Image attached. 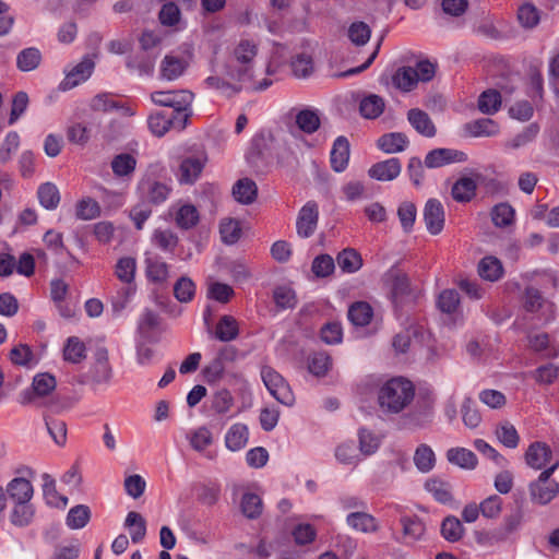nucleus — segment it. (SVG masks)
<instances>
[{
	"label": "nucleus",
	"instance_id": "obj_31",
	"mask_svg": "<svg viewBox=\"0 0 559 559\" xmlns=\"http://www.w3.org/2000/svg\"><path fill=\"white\" fill-rule=\"evenodd\" d=\"M347 317L353 325L366 326L373 317V310L368 302L356 301L349 307Z\"/></svg>",
	"mask_w": 559,
	"mask_h": 559
},
{
	"label": "nucleus",
	"instance_id": "obj_13",
	"mask_svg": "<svg viewBox=\"0 0 559 559\" xmlns=\"http://www.w3.org/2000/svg\"><path fill=\"white\" fill-rule=\"evenodd\" d=\"M467 159V155L453 148H435L425 156V166L428 168H439L445 165L462 163Z\"/></svg>",
	"mask_w": 559,
	"mask_h": 559
},
{
	"label": "nucleus",
	"instance_id": "obj_41",
	"mask_svg": "<svg viewBox=\"0 0 559 559\" xmlns=\"http://www.w3.org/2000/svg\"><path fill=\"white\" fill-rule=\"evenodd\" d=\"M176 120H178V118H176L175 115L168 116L162 111H157L148 117L147 123L153 134L163 136L168 132L171 126L175 124Z\"/></svg>",
	"mask_w": 559,
	"mask_h": 559
},
{
	"label": "nucleus",
	"instance_id": "obj_11",
	"mask_svg": "<svg viewBox=\"0 0 559 559\" xmlns=\"http://www.w3.org/2000/svg\"><path fill=\"white\" fill-rule=\"evenodd\" d=\"M319 206L314 201H308L300 210L296 219V231L300 238L311 237L318 226Z\"/></svg>",
	"mask_w": 559,
	"mask_h": 559
},
{
	"label": "nucleus",
	"instance_id": "obj_26",
	"mask_svg": "<svg viewBox=\"0 0 559 559\" xmlns=\"http://www.w3.org/2000/svg\"><path fill=\"white\" fill-rule=\"evenodd\" d=\"M233 195L239 203L251 204L257 199L258 187L252 179L241 178L234 185Z\"/></svg>",
	"mask_w": 559,
	"mask_h": 559
},
{
	"label": "nucleus",
	"instance_id": "obj_33",
	"mask_svg": "<svg viewBox=\"0 0 559 559\" xmlns=\"http://www.w3.org/2000/svg\"><path fill=\"white\" fill-rule=\"evenodd\" d=\"M136 260L132 257L120 258L115 265L116 277L124 285L135 286Z\"/></svg>",
	"mask_w": 559,
	"mask_h": 559
},
{
	"label": "nucleus",
	"instance_id": "obj_42",
	"mask_svg": "<svg viewBox=\"0 0 559 559\" xmlns=\"http://www.w3.org/2000/svg\"><path fill=\"white\" fill-rule=\"evenodd\" d=\"M477 183L473 178H460L452 187V197L457 202L469 201L476 192Z\"/></svg>",
	"mask_w": 559,
	"mask_h": 559
},
{
	"label": "nucleus",
	"instance_id": "obj_19",
	"mask_svg": "<svg viewBox=\"0 0 559 559\" xmlns=\"http://www.w3.org/2000/svg\"><path fill=\"white\" fill-rule=\"evenodd\" d=\"M349 152L348 140L343 135L336 138L330 153L331 167L334 171L342 173L346 169L349 160Z\"/></svg>",
	"mask_w": 559,
	"mask_h": 559
},
{
	"label": "nucleus",
	"instance_id": "obj_46",
	"mask_svg": "<svg viewBox=\"0 0 559 559\" xmlns=\"http://www.w3.org/2000/svg\"><path fill=\"white\" fill-rule=\"evenodd\" d=\"M425 489L440 503H448L452 500L450 485L440 478H430L425 483Z\"/></svg>",
	"mask_w": 559,
	"mask_h": 559
},
{
	"label": "nucleus",
	"instance_id": "obj_63",
	"mask_svg": "<svg viewBox=\"0 0 559 559\" xmlns=\"http://www.w3.org/2000/svg\"><path fill=\"white\" fill-rule=\"evenodd\" d=\"M46 428L58 445H63L67 440V425L63 420L56 419L48 414L44 415Z\"/></svg>",
	"mask_w": 559,
	"mask_h": 559
},
{
	"label": "nucleus",
	"instance_id": "obj_21",
	"mask_svg": "<svg viewBox=\"0 0 559 559\" xmlns=\"http://www.w3.org/2000/svg\"><path fill=\"white\" fill-rule=\"evenodd\" d=\"M346 523L353 530L361 533H374L379 528L376 518L365 511H353L348 513Z\"/></svg>",
	"mask_w": 559,
	"mask_h": 559
},
{
	"label": "nucleus",
	"instance_id": "obj_58",
	"mask_svg": "<svg viewBox=\"0 0 559 559\" xmlns=\"http://www.w3.org/2000/svg\"><path fill=\"white\" fill-rule=\"evenodd\" d=\"M296 124L302 132L311 134L320 127L319 115L311 109L300 110L296 115Z\"/></svg>",
	"mask_w": 559,
	"mask_h": 559
},
{
	"label": "nucleus",
	"instance_id": "obj_3",
	"mask_svg": "<svg viewBox=\"0 0 559 559\" xmlns=\"http://www.w3.org/2000/svg\"><path fill=\"white\" fill-rule=\"evenodd\" d=\"M151 99L158 106L173 108L171 115L178 118L180 128L186 127L193 100V94L190 91H156L151 94Z\"/></svg>",
	"mask_w": 559,
	"mask_h": 559
},
{
	"label": "nucleus",
	"instance_id": "obj_64",
	"mask_svg": "<svg viewBox=\"0 0 559 559\" xmlns=\"http://www.w3.org/2000/svg\"><path fill=\"white\" fill-rule=\"evenodd\" d=\"M75 215L79 219L91 221L100 215V207L97 201L92 198H84L76 203Z\"/></svg>",
	"mask_w": 559,
	"mask_h": 559
},
{
	"label": "nucleus",
	"instance_id": "obj_18",
	"mask_svg": "<svg viewBox=\"0 0 559 559\" xmlns=\"http://www.w3.org/2000/svg\"><path fill=\"white\" fill-rule=\"evenodd\" d=\"M552 457V451L545 442H533L525 452L526 464L534 469H543Z\"/></svg>",
	"mask_w": 559,
	"mask_h": 559
},
{
	"label": "nucleus",
	"instance_id": "obj_27",
	"mask_svg": "<svg viewBox=\"0 0 559 559\" xmlns=\"http://www.w3.org/2000/svg\"><path fill=\"white\" fill-rule=\"evenodd\" d=\"M249 438V430L245 424H234L225 435V444L230 451H239L246 447Z\"/></svg>",
	"mask_w": 559,
	"mask_h": 559
},
{
	"label": "nucleus",
	"instance_id": "obj_49",
	"mask_svg": "<svg viewBox=\"0 0 559 559\" xmlns=\"http://www.w3.org/2000/svg\"><path fill=\"white\" fill-rule=\"evenodd\" d=\"M391 295L396 311H399V308H402L409 297V281L407 276L400 275L394 278Z\"/></svg>",
	"mask_w": 559,
	"mask_h": 559
},
{
	"label": "nucleus",
	"instance_id": "obj_28",
	"mask_svg": "<svg viewBox=\"0 0 559 559\" xmlns=\"http://www.w3.org/2000/svg\"><path fill=\"white\" fill-rule=\"evenodd\" d=\"M449 463L463 469H474L478 463L474 452L466 448H451L447 451Z\"/></svg>",
	"mask_w": 559,
	"mask_h": 559
},
{
	"label": "nucleus",
	"instance_id": "obj_38",
	"mask_svg": "<svg viewBox=\"0 0 559 559\" xmlns=\"http://www.w3.org/2000/svg\"><path fill=\"white\" fill-rule=\"evenodd\" d=\"M384 107V99L376 94L364 97L359 104L360 114L367 119L378 118L383 112Z\"/></svg>",
	"mask_w": 559,
	"mask_h": 559
},
{
	"label": "nucleus",
	"instance_id": "obj_35",
	"mask_svg": "<svg viewBox=\"0 0 559 559\" xmlns=\"http://www.w3.org/2000/svg\"><path fill=\"white\" fill-rule=\"evenodd\" d=\"M43 493L46 502L56 508H66L68 498L58 493L56 489V480L47 473L43 474Z\"/></svg>",
	"mask_w": 559,
	"mask_h": 559
},
{
	"label": "nucleus",
	"instance_id": "obj_29",
	"mask_svg": "<svg viewBox=\"0 0 559 559\" xmlns=\"http://www.w3.org/2000/svg\"><path fill=\"white\" fill-rule=\"evenodd\" d=\"M110 166L116 177L130 179L136 168V158L129 153H121L112 158Z\"/></svg>",
	"mask_w": 559,
	"mask_h": 559
},
{
	"label": "nucleus",
	"instance_id": "obj_30",
	"mask_svg": "<svg viewBox=\"0 0 559 559\" xmlns=\"http://www.w3.org/2000/svg\"><path fill=\"white\" fill-rule=\"evenodd\" d=\"M123 526L129 530L133 544H140L146 535V521L135 511H130L124 520Z\"/></svg>",
	"mask_w": 559,
	"mask_h": 559
},
{
	"label": "nucleus",
	"instance_id": "obj_8",
	"mask_svg": "<svg viewBox=\"0 0 559 559\" xmlns=\"http://www.w3.org/2000/svg\"><path fill=\"white\" fill-rule=\"evenodd\" d=\"M191 55L187 52L167 53L159 64V78L165 81H176L185 74L190 66Z\"/></svg>",
	"mask_w": 559,
	"mask_h": 559
},
{
	"label": "nucleus",
	"instance_id": "obj_52",
	"mask_svg": "<svg viewBox=\"0 0 559 559\" xmlns=\"http://www.w3.org/2000/svg\"><path fill=\"white\" fill-rule=\"evenodd\" d=\"M176 224L182 229H190L199 222V212L192 204L181 205L175 216Z\"/></svg>",
	"mask_w": 559,
	"mask_h": 559
},
{
	"label": "nucleus",
	"instance_id": "obj_36",
	"mask_svg": "<svg viewBox=\"0 0 559 559\" xmlns=\"http://www.w3.org/2000/svg\"><path fill=\"white\" fill-rule=\"evenodd\" d=\"M37 198L39 204L48 211L57 209L61 199L59 189L52 182L41 183L37 190Z\"/></svg>",
	"mask_w": 559,
	"mask_h": 559
},
{
	"label": "nucleus",
	"instance_id": "obj_54",
	"mask_svg": "<svg viewBox=\"0 0 559 559\" xmlns=\"http://www.w3.org/2000/svg\"><path fill=\"white\" fill-rule=\"evenodd\" d=\"M205 84L209 87L219 91L223 95L231 97L241 92L243 83L237 81L230 83L223 78L211 75L205 79Z\"/></svg>",
	"mask_w": 559,
	"mask_h": 559
},
{
	"label": "nucleus",
	"instance_id": "obj_53",
	"mask_svg": "<svg viewBox=\"0 0 559 559\" xmlns=\"http://www.w3.org/2000/svg\"><path fill=\"white\" fill-rule=\"evenodd\" d=\"M126 66L130 72L136 73L140 76L152 75L154 72V61L141 55L128 57Z\"/></svg>",
	"mask_w": 559,
	"mask_h": 559
},
{
	"label": "nucleus",
	"instance_id": "obj_60",
	"mask_svg": "<svg viewBox=\"0 0 559 559\" xmlns=\"http://www.w3.org/2000/svg\"><path fill=\"white\" fill-rule=\"evenodd\" d=\"M539 132L537 123H531L525 127L520 133L510 139L506 146L512 150L520 148L533 142Z\"/></svg>",
	"mask_w": 559,
	"mask_h": 559
},
{
	"label": "nucleus",
	"instance_id": "obj_10",
	"mask_svg": "<svg viewBox=\"0 0 559 559\" xmlns=\"http://www.w3.org/2000/svg\"><path fill=\"white\" fill-rule=\"evenodd\" d=\"M138 192L148 203L158 205L168 199L171 188L165 182L145 176L138 182Z\"/></svg>",
	"mask_w": 559,
	"mask_h": 559
},
{
	"label": "nucleus",
	"instance_id": "obj_1",
	"mask_svg": "<svg viewBox=\"0 0 559 559\" xmlns=\"http://www.w3.org/2000/svg\"><path fill=\"white\" fill-rule=\"evenodd\" d=\"M258 53V45L251 39H240L234 47L228 61L224 64L226 78L240 83L250 82L253 78V60Z\"/></svg>",
	"mask_w": 559,
	"mask_h": 559
},
{
	"label": "nucleus",
	"instance_id": "obj_40",
	"mask_svg": "<svg viewBox=\"0 0 559 559\" xmlns=\"http://www.w3.org/2000/svg\"><path fill=\"white\" fill-rule=\"evenodd\" d=\"M136 292L135 286L124 285L117 289L110 298V305L114 316L118 317L128 307Z\"/></svg>",
	"mask_w": 559,
	"mask_h": 559
},
{
	"label": "nucleus",
	"instance_id": "obj_56",
	"mask_svg": "<svg viewBox=\"0 0 559 559\" xmlns=\"http://www.w3.org/2000/svg\"><path fill=\"white\" fill-rule=\"evenodd\" d=\"M501 95L497 90H487L478 98V108L483 114L492 115L501 106Z\"/></svg>",
	"mask_w": 559,
	"mask_h": 559
},
{
	"label": "nucleus",
	"instance_id": "obj_20",
	"mask_svg": "<svg viewBox=\"0 0 559 559\" xmlns=\"http://www.w3.org/2000/svg\"><path fill=\"white\" fill-rule=\"evenodd\" d=\"M5 490L14 502H29L34 493L33 485L24 477L13 478Z\"/></svg>",
	"mask_w": 559,
	"mask_h": 559
},
{
	"label": "nucleus",
	"instance_id": "obj_55",
	"mask_svg": "<svg viewBox=\"0 0 559 559\" xmlns=\"http://www.w3.org/2000/svg\"><path fill=\"white\" fill-rule=\"evenodd\" d=\"M496 436L498 440L509 449H514L519 445L520 436L518 430L509 421H503L497 426Z\"/></svg>",
	"mask_w": 559,
	"mask_h": 559
},
{
	"label": "nucleus",
	"instance_id": "obj_34",
	"mask_svg": "<svg viewBox=\"0 0 559 559\" xmlns=\"http://www.w3.org/2000/svg\"><path fill=\"white\" fill-rule=\"evenodd\" d=\"M9 358L13 365L25 368H33L37 365L38 359L27 344H17L12 347Z\"/></svg>",
	"mask_w": 559,
	"mask_h": 559
},
{
	"label": "nucleus",
	"instance_id": "obj_39",
	"mask_svg": "<svg viewBox=\"0 0 559 559\" xmlns=\"http://www.w3.org/2000/svg\"><path fill=\"white\" fill-rule=\"evenodd\" d=\"M336 262L344 273H355L362 266L361 255L352 248L341 251L336 257Z\"/></svg>",
	"mask_w": 559,
	"mask_h": 559
},
{
	"label": "nucleus",
	"instance_id": "obj_15",
	"mask_svg": "<svg viewBox=\"0 0 559 559\" xmlns=\"http://www.w3.org/2000/svg\"><path fill=\"white\" fill-rule=\"evenodd\" d=\"M205 165L203 157H187L181 160L176 173L177 180L180 185H192L200 177Z\"/></svg>",
	"mask_w": 559,
	"mask_h": 559
},
{
	"label": "nucleus",
	"instance_id": "obj_25",
	"mask_svg": "<svg viewBox=\"0 0 559 559\" xmlns=\"http://www.w3.org/2000/svg\"><path fill=\"white\" fill-rule=\"evenodd\" d=\"M43 61L41 51L37 47H27L16 55V68L21 72H31L39 68Z\"/></svg>",
	"mask_w": 559,
	"mask_h": 559
},
{
	"label": "nucleus",
	"instance_id": "obj_2",
	"mask_svg": "<svg viewBox=\"0 0 559 559\" xmlns=\"http://www.w3.org/2000/svg\"><path fill=\"white\" fill-rule=\"evenodd\" d=\"M414 394L415 389L409 380L403 377L392 378L379 390V406L385 413H400L413 401Z\"/></svg>",
	"mask_w": 559,
	"mask_h": 559
},
{
	"label": "nucleus",
	"instance_id": "obj_57",
	"mask_svg": "<svg viewBox=\"0 0 559 559\" xmlns=\"http://www.w3.org/2000/svg\"><path fill=\"white\" fill-rule=\"evenodd\" d=\"M436 401L433 389L430 385L421 384V425L432 421Z\"/></svg>",
	"mask_w": 559,
	"mask_h": 559
},
{
	"label": "nucleus",
	"instance_id": "obj_32",
	"mask_svg": "<svg viewBox=\"0 0 559 559\" xmlns=\"http://www.w3.org/2000/svg\"><path fill=\"white\" fill-rule=\"evenodd\" d=\"M528 346L536 353H545L546 358H556L559 356V346L550 343L547 333H536L528 336Z\"/></svg>",
	"mask_w": 559,
	"mask_h": 559
},
{
	"label": "nucleus",
	"instance_id": "obj_23",
	"mask_svg": "<svg viewBox=\"0 0 559 559\" xmlns=\"http://www.w3.org/2000/svg\"><path fill=\"white\" fill-rule=\"evenodd\" d=\"M407 145V136L401 132L383 134L377 141L378 148L386 154L403 152Z\"/></svg>",
	"mask_w": 559,
	"mask_h": 559
},
{
	"label": "nucleus",
	"instance_id": "obj_37",
	"mask_svg": "<svg viewBox=\"0 0 559 559\" xmlns=\"http://www.w3.org/2000/svg\"><path fill=\"white\" fill-rule=\"evenodd\" d=\"M478 273L481 278L496 282L503 274V266L499 259L492 255L485 257L478 264Z\"/></svg>",
	"mask_w": 559,
	"mask_h": 559
},
{
	"label": "nucleus",
	"instance_id": "obj_5",
	"mask_svg": "<svg viewBox=\"0 0 559 559\" xmlns=\"http://www.w3.org/2000/svg\"><path fill=\"white\" fill-rule=\"evenodd\" d=\"M559 462H555L545 468L538 478L530 485V495L533 502L547 504L559 493V484L550 479L554 472L558 468Z\"/></svg>",
	"mask_w": 559,
	"mask_h": 559
},
{
	"label": "nucleus",
	"instance_id": "obj_51",
	"mask_svg": "<svg viewBox=\"0 0 559 559\" xmlns=\"http://www.w3.org/2000/svg\"><path fill=\"white\" fill-rule=\"evenodd\" d=\"M461 415L464 425L469 429L477 428L481 423V415L469 396H466L461 405Z\"/></svg>",
	"mask_w": 559,
	"mask_h": 559
},
{
	"label": "nucleus",
	"instance_id": "obj_4",
	"mask_svg": "<svg viewBox=\"0 0 559 559\" xmlns=\"http://www.w3.org/2000/svg\"><path fill=\"white\" fill-rule=\"evenodd\" d=\"M419 61L415 63V67L401 66L395 70H385L379 82L381 85L389 87L392 85L394 88L407 93L414 90L419 81Z\"/></svg>",
	"mask_w": 559,
	"mask_h": 559
},
{
	"label": "nucleus",
	"instance_id": "obj_47",
	"mask_svg": "<svg viewBox=\"0 0 559 559\" xmlns=\"http://www.w3.org/2000/svg\"><path fill=\"white\" fill-rule=\"evenodd\" d=\"M152 243L168 253L173 252L178 245L177 235L170 229H155L152 235Z\"/></svg>",
	"mask_w": 559,
	"mask_h": 559
},
{
	"label": "nucleus",
	"instance_id": "obj_62",
	"mask_svg": "<svg viewBox=\"0 0 559 559\" xmlns=\"http://www.w3.org/2000/svg\"><path fill=\"white\" fill-rule=\"evenodd\" d=\"M15 506L11 513V522L16 526L28 525L34 516V508L29 502H14Z\"/></svg>",
	"mask_w": 559,
	"mask_h": 559
},
{
	"label": "nucleus",
	"instance_id": "obj_16",
	"mask_svg": "<svg viewBox=\"0 0 559 559\" xmlns=\"http://www.w3.org/2000/svg\"><path fill=\"white\" fill-rule=\"evenodd\" d=\"M160 324V317L157 312L145 308L138 319L136 333L143 341H154Z\"/></svg>",
	"mask_w": 559,
	"mask_h": 559
},
{
	"label": "nucleus",
	"instance_id": "obj_50",
	"mask_svg": "<svg viewBox=\"0 0 559 559\" xmlns=\"http://www.w3.org/2000/svg\"><path fill=\"white\" fill-rule=\"evenodd\" d=\"M370 36L371 28L362 21L353 22L347 28V37L355 46L366 45L369 41Z\"/></svg>",
	"mask_w": 559,
	"mask_h": 559
},
{
	"label": "nucleus",
	"instance_id": "obj_48",
	"mask_svg": "<svg viewBox=\"0 0 559 559\" xmlns=\"http://www.w3.org/2000/svg\"><path fill=\"white\" fill-rule=\"evenodd\" d=\"M90 519V508L85 504H78L69 510L66 523L71 530H80L88 523Z\"/></svg>",
	"mask_w": 559,
	"mask_h": 559
},
{
	"label": "nucleus",
	"instance_id": "obj_7",
	"mask_svg": "<svg viewBox=\"0 0 559 559\" xmlns=\"http://www.w3.org/2000/svg\"><path fill=\"white\" fill-rule=\"evenodd\" d=\"M56 385L57 381L52 374L48 372L37 373L33 378L32 386L21 393L20 403L38 405V399L49 395L56 389Z\"/></svg>",
	"mask_w": 559,
	"mask_h": 559
},
{
	"label": "nucleus",
	"instance_id": "obj_17",
	"mask_svg": "<svg viewBox=\"0 0 559 559\" xmlns=\"http://www.w3.org/2000/svg\"><path fill=\"white\" fill-rule=\"evenodd\" d=\"M402 164L397 157H391L389 159L373 164L368 175L370 178L378 181H392L401 173Z\"/></svg>",
	"mask_w": 559,
	"mask_h": 559
},
{
	"label": "nucleus",
	"instance_id": "obj_43",
	"mask_svg": "<svg viewBox=\"0 0 559 559\" xmlns=\"http://www.w3.org/2000/svg\"><path fill=\"white\" fill-rule=\"evenodd\" d=\"M396 214L403 231L405 234L413 231L417 217L416 204L413 202L404 201L399 205Z\"/></svg>",
	"mask_w": 559,
	"mask_h": 559
},
{
	"label": "nucleus",
	"instance_id": "obj_14",
	"mask_svg": "<svg viewBox=\"0 0 559 559\" xmlns=\"http://www.w3.org/2000/svg\"><path fill=\"white\" fill-rule=\"evenodd\" d=\"M94 68V61L90 57H84L75 67L66 73V78L60 83V88L68 91L85 82L92 75Z\"/></svg>",
	"mask_w": 559,
	"mask_h": 559
},
{
	"label": "nucleus",
	"instance_id": "obj_6",
	"mask_svg": "<svg viewBox=\"0 0 559 559\" xmlns=\"http://www.w3.org/2000/svg\"><path fill=\"white\" fill-rule=\"evenodd\" d=\"M261 377L267 391L276 401L285 406L294 404V393L277 371L270 367H264L261 371Z\"/></svg>",
	"mask_w": 559,
	"mask_h": 559
},
{
	"label": "nucleus",
	"instance_id": "obj_22",
	"mask_svg": "<svg viewBox=\"0 0 559 559\" xmlns=\"http://www.w3.org/2000/svg\"><path fill=\"white\" fill-rule=\"evenodd\" d=\"M145 275L150 282L163 285L167 282L169 276L168 264L157 257L146 258Z\"/></svg>",
	"mask_w": 559,
	"mask_h": 559
},
{
	"label": "nucleus",
	"instance_id": "obj_45",
	"mask_svg": "<svg viewBox=\"0 0 559 559\" xmlns=\"http://www.w3.org/2000/svg\"><path fill=\"white\" fill-rule=\"evenodd\" d=\"M85 344L76 336L69 337L63 348L64 360L72 364H79L85 358Z\"/></svg>",
	"mask_w": 559,
	"mask_h": 559
},
{
	"label": "nucleus",
	"instance_id": "obj_12",
	"mask_svg": "<svg viewBox=\"0 0 559 559\" xmlns=\"http://www.w3.org/2000/svg\"><path fill=\"white\" fill-rule=\"evenodd\" d=\"M424 222L430 235H439L445 222L444 207L437 199H429L424 207Z\"/></svg>",
	"mask_w": 559,
	"mask_h": 559
},
{
	"label": "nucleus",
	"instance_id": "obj_9",
	"mask_svg": "<svg viewBox=\"0 0 559 559\" xmlns=\"http://www.w3.org/2000/svg\"><path fill=\"white\" fill-rule=\"evenodd\" d=\"M112 370L108 360V352L98 348L95 353V360L88 371L82 376L83 383H107L111 379Z\"/></svg>",
	"mask_w": 559,
	"mask_h": 559
},
{
	"label": "nucleus",
	"instance_id": "obj_44",
	"mask_svg": "<svg viewBox=\"0 0 559 559\" xmlns=\"http://www.w3.org/2000/svg\"><path fill=\"white\" fill-rule=\"evenodd\" d=\"M466 130L473 136H493L499 132V126L489 118L474 120L466 124Z\"/></svg>",
	"mask_w": 559,
	"mask_h": 559
},
{
	"label": "nucleus",
	"instance_id": "obj_24",
	"mask_svg": "<svg viewBox=\"0 0 559 559\" xmlns=\"http://www.w3.org/2000/svg\"><path fill=\"white\" fill-rule=\"evenodd\" d=\"M239 336L238 321L229 314L219 318L215 328V337L224 343L235 341Z\"/></svg>",
	"mask_w": 559,
	"mask_h": 559
},
{
	"label": "nucleus",
	"instance_id": "obj_59",
	"mask_svg": "<svg viewBox=\"0 0 559 559\" xmlns=\"http://www.w3.org/2000/svg\"><path fill=\"white\" fill-rule=\"evenodd\" d=\"M219 233L224 243L234 245L241 237L240 223L234 218H225L221 222Z\"/></svg>",
	"mask_w": 559,
	"mask_h": 559
},
{
	"label": "nucleus",
	"instance_id": "obj_61",
	"mask_svg": "<svg viewBox=\"0 0 559 559\" xmlns=\"http://www.w3.org/2000/svg\"><path fill=\"white\" fill-rule=\"evenodd\" d=\"M441 534L448 542L454 543L462 538L464 527L455 516H447L441 524Z\"/></svg>",
	"mask_w": 559,
	"mask_h": 559
}]
</instances>
